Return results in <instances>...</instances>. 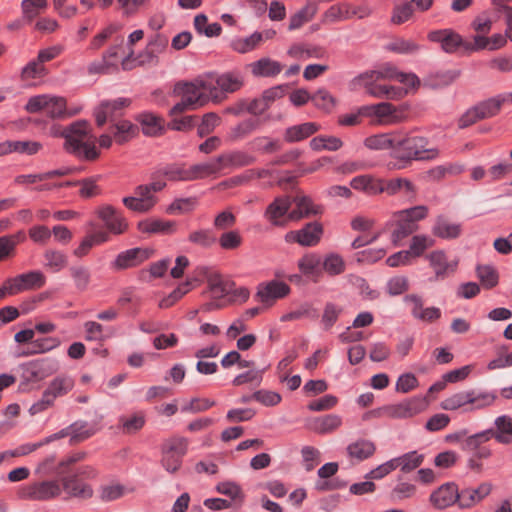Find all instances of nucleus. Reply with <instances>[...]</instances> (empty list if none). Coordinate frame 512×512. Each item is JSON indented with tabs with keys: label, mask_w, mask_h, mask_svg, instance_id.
Returning <instances> with one entry per match:
<instances>
[{
	"label": "nucleus",
	"mask_w": 512,
	"mask_h": 512,
	"mask_svg": "<svg viewBox=\"0 0 512 512\" xmlns=\"http://www.w3.org/2000/svg\"><path fill=\"white\" fill-rule=\"evenodd\" d=\"M419 85L420 80L414 73H403L392 64H384L356 76L349 87L352 91L363 88L375 98L400 99Z\"/></svg>",
	"instance_id": "1"
},
{
	"label": "nucleus",
	"mask_w": 512,
	"mask_h": 512,
	"mask_svg": "<svg viewBox=\"0 0 512 512\" xmlns=\"http://www.w3.org/2000/svg\"><path fill=\"white\" fill-rule=\"evenodd\" d=\"M426 137L413 134L405 129L398 130L395 144V163H389V169H404L413 161H431L439 156L436 147H430Z\"/></svg>",
	"instance_id": "2"
},
{
	"label": "nucleus",
	"mask_w": 512,
	"mask_h": 512,
	"mask_svg": "<svg viewBox=\"0 0 512 512\" xmlns=\"http://www.w3.org/2000/svg\"><path fill=\"white\" fill-rule=\"evenodd\" d=\"M51 132L65 138V149L74 156L94 160L99 153L95 145V136L91 133V127L86 121H76L66 128L53 125Z\"/></svg>",
	"instance_id": "3"
},
{
	"label": "nucleus",
	"mask_w": 512,
	"mask_h": 512,
	"mask_svg": "<svg viewBox=\"0 0 512 512\" xmlns=\"http://www.w3.org/2000/svg\"><path fill=\"white\" fill-rule=\"evenodd\" d=\"M173 92L176 96L181 97V101L171 108L170 115L195 110L199 107H203L208 102H212L206 75L198 77L191 82L176 83Z\"/></svg>",
	"instance_id": "4"
},
{
	"label": "nucleus",
	"mask_w": 512,
	"mask_h": 512,
	"mask_svg": "<svg viewBox=\"0 0 512 512\" xmlns=\"http://www.w3.org/2000/svg\"><path fill=\"white\" fill-rule=\"evenodd\" d=\"M428 211V207L419 205L393 213L385 223V229L391 231L393 245L399 246L402 240L416 232L418 222L427 217Z\"/></svg>",
	"instance_id": "5"
},
{
	"label": "nucleus",
	"mask_w": 512,
	"mask_h": 512,
	"mask_svg": "<svg viewBox=\"0 0 512 512\" xmlns=\"http://www.w3.org/2000/svg\"><path fill=\"white\" fill-rule=\"evenodd\" d=\"M208 90L214 104H220L227 95L240 90L244 85V77L239 71H228L222 74H207Z\"/></svg>",
	"instance_id": "6"
},
{
	"label": "nucleus",
	"mask_w": 512,
	"mask_h": 512,
	"mask_svg": "<svg viewBox=\"0 0 512 512\" xmlns=\"http://www.w3.org/2000/svg\"><path fill=\"white\" fill-rule=\"evenodd\" d=\"M188 450V440L184 437H173L166 440L161 447V466L171 474L176 473L181 465L182 458Z\"/></svg>",
	"instance_id": "7"
},
{
	"label": "nucleus",
	"mask_w": 512,
	"mask_h": 512,
	"mask_svg": "<svg viewBox=\"0 0 512 512\" xmlns=\"http://www.w3.org/2000/svg\"><path fill=\"white\" fill-rule=\"evenodd\" d=\"M425 258L433 271V280L435 281H443L451 277L458 269L459 259L448 254L445 250H433Z\"/></svg>",
	"instance_id": "8"
},
{
	"label": "nucleus",
	"mask_w": 512,
	"mask_h": 512,
	"mask_svg": "<svg viewBox=\"0 0 512 512\" xmlns=\"http://www.w3.org/2000/svg\"><path fill=\"white\" fill-rule=\"evenodd\" d=\"M427 405L425 398L416 396L399 403L383 406L379 409V414L393 419H407L423 412Z\"/></svg>",
	"instance_id": "9"
},
{
	"label": "nucleus",
	"mask_w": 512,
	"mask_h": 512,
	"mask_svg": "<svg viewBox=\"0 0 512 512\" xmlns=\"http://www.w3.org/2000/svg\"><path fill=\"white\" fill-rule=\"evenodd\" d=\"M77 111L68 113L66 100L63 97L51 95L34 96V123L38 121L36 114L46 115L51 119L74 115Z\"/></svg>",
	"instance_id": "10"
},
{
	"label": "nucleus",
	"mask_w": 512,
	"mask_h": 512,
	"mask_svg": "<svg viewBox=\"0 0 512 512\" xmlns=\"http://www.w3.org/2000/svg\"><path fill=\"white\" fill-rule=\"evenodd\" d=\"M73 386L74 382L70 377L55 378L43 393L42 399L34 403V413L50 407L57 397L67 394Z\"/></svg>",
	"instance_id": "11"
},
{
	"label": "nucleus",
	"mask_w": 512,
	"mask_h": 512,
	"mask_svg": "<svg viewBox=\"0 0 512 512\" xmlns=\"http://www.w3.org/2000/svg\"><path fill=\"white\" fill-rule=\"evenodd\" d=\"M125 207L137 213H148L157 203V198L146 185H139L134 190V196L124 197Z\"/></svg>",
	"instance_id": "12"
},
{
	"label": "nucleus",
	"mask_w": 512,
	"mask_h": 512,
	"mask_svg": "<svg viewBox=\"0 0 512 512\" xmlns=\"http://www.w3.org/2000/svg\"><path fill=\"white\" fill-rule=\"evenodd\" d=\"M129 104L130 100L127 98L101 102L94 112L97 125L102 127L107 121L112 123L118 121L122 116L123 109L128 107Z\"/></svg>",
	"instance_id": "13"
},
{
	"label": "nucleus",
	"mask_w": 512,
	"mask_h": 512,
	"mask_svg": "<svg viewBox=\"0 0 512 512\" xmlns=\"http://www.w3.org/2000/svg\"><path fill=\"white\" fill-rule=\"evenodd\" d=\"M289 293L290 287L286 283L272 280L259 284L255 297L265 307H271L278 299L284 298Z\"/></svg>",
	"instance_id": "14"
},
{
	"label": "nucleus",
	"mask_w": 512,
	"mask_h": 512,
	"mask_svg": "<svg viewBox=\"0 0 512 512\" xmlns=\"http://www.w3.org/2000/svg\"><path fill=\"white\" fill-rule=\"evenodd\" d=\"M110 233L119 235L128 229L127 219L111 205H102L96 211Z\"/></svg>",
	"instance_id": "15"
},
{
	"label": "nucleus",
	"mask_w": 512,
	"mask_h": 512,
	"mask_svg": "<svg viewBox=\"0 0 512 512\" xmlns=\"http://www.w3.org/2000/svg\"><path fill=\"white\" fill-rule=\"evenodd\" d=\"M323 227L318 222H311L298 231L286 234L285 240L289 243L297 242L302 246H315L321 239Z\"/></svg>",
	"instance_id": "16"
},
{
	"label": "nucleus",
	"mask_w": 512,
	"mask_h": 512,
	"mask_svg": "<svg viewBox=\"0 0 512 512\" xmlns=\"http://www.w3.org/2000/svg\"><path fill=\"white\" fill-rule=\"evenodd\" d=\"M431 505L438 510L446 509L455 503L459 505V490L455 483L442 484L430 495Z\"/></svg>",
	"instance_id": "17"
},
{
	"label": "nucleus",
	"mask_w": 512,
	"mask_h": 512,
	"mask_svg": "<svg viewBox=\"0 0 512 512\" xmlns=\"http://www.w3.org/2000/svg\"><path fill=\"white\" fill-rule=\"evenodd\" d=\"M85 456L86 453L77 452L58 464H56L55 458L50 456L38 465L37 472L45 475H63L65 473H70V466L83 460Z\"/></svg>",
	"instance_id": "18"
},
{
	"label": "nucleus",
	"mask_w": 512,
	"mask_h": 512,
	"mask_svg": "<svg viewBox=\"0 0 512 512\" xmlns=\"http://www.w3.org/2000/svg\"><path fill=\"white\" fill-rule=\"evenodd\" d=\"M427 37L430 41L439 43L446 53H455L460 48L465 50V41L452 29L434 30Z\"/></svg>",
	"instance_id": "19"
},
{
	"label": "nucleus",
	"mask_w": 512,
	"mask_h": 512,
	"mask_svg": "<svg viewBox=\"0 0 512 512\" xmlns=\"http://www.w3.org/2000/svg\"><path fill=\"white\" fill-rule=\"evenodd\" d=\"M98 430L99 428L95 424H89L86 421H76L67 428L54 434L53 438L59 439L69 436L72 444H78L92 437Z\"/></svg>",
	"instance_id": "20"
},
{
	"label": "nucleus",
	"mask_w": 512,
	"mask_h": 512,
	"mask_svg": "<svg viewBox=\"0 0 512 512\" xmlns=\"http://www.w3.org/2000/svg\"><path fill=\"white\" fill-rule=\"evenodd\" d=\"M362 113H366V117H375L378 124H393L400 121L395 106L388 102L364 105Z\"/></svg>",
	"instance_id": "21"
},
{
	"label": "nucleus",
	"mask_w": 512,
	"mask_h": 512,
	"mask_svg": "<svg viewBox=\"0 0 512 512\" xmlns=\"http://www.w3.org/2000/svg\"><path fill=\"white\" fill-rule=\"evenodd\" d=\"M295 208L288 214L289 220H299L301 218H308L311 216L322 214L323 207L315 204L309 197L298 195L294 197L293 202Z\"/></svg>",
	"instance_id": "22"
},
{
	"label": "nucleus",
	"mask_w": 512,
	"mask_h": 512,
	"mask_svg": "<svg viewBox=\"0 0 512 512\" xmlns=\"http://www.w3.org/2000/svg\"><path fill=\"white\" fill-rule=\"evenodd\" d=\"M492 491L488 482L481 483L477 488H465L459 491V508L467 509L480 503Z\"/></svg>",
	"instance_id": "23"
},
{
	"label": "nucleus",
	"mask_w": 512,
	"mask_h": 512,
	"mask_svg": "<svg viewBox=\"0 0 512 512\" xmlns=\"http://www.w3.org/2000/svg\"><path fill=\"white\" fill-rule=\"evenodd\" d=\"M55 476L61 478L62 488L68 495L82 499H88L92 496V488L78 480L77 474L72 473V471L70 473Z\"/></svg>",
	"instance_id": "24"
},
{
	"label": "nucleus",
	"mask_w": 512,
	"mask_h": 512,
	"mask_svg": "<svg viewBox=\"0 0 512 512\" xmlns=\"http://www.w3.org/2000/svg\"><path fill=\"white\" fill-rule=\"evenodd\" d=\"M291 205L292 201L289 197H278L268 205L265 217L275 226L284 225L286 220H289L287 217Z\"/></svg>",
	"instance_id": "25"
},
{
	"label": "nucleus",
	"mask_w": 512,
	"mask_h": 512,
	"mask_svg": "<svg viewBox=\"0 0 512 512\" xmlns=\"http://www.w3.org/2000/svg\"><path fill=\"white\" fill-rule=\"evenodd\" d=\"M490 439L497 443L510 445L512 443V418L509 415H501L495 418L494 427L487 429Z\"/></svg>",
	"instance_id": "26"
},
{
	"label": "nucleus",
	"mask_w": 512,
	"mask_h": 512,
	"mask_svg": "<svg viewBox=\"0 0 512 512\" xmlns=\"http://www.w3.org/2000/svg\"><path fill=\"white\" fill-rule=\"evenodd\" d=\"M152 252L145 248H133L121 252L115 259L114 266L117 269H127L138 266L151 257Z\"/></svg>",
	"instance_id": "27"
},
{
	"label": "nucleus",
	"mask_w": 512,
	"mask_h": 512,
	"mask_svg": "<svg viewBox=\"0 0 512 512\" xmlns=\"http://www.w3.org/2000/svg\"><path fill=\"white\" fill-rule=\"evenodd\" d=\"M70 172L69 169L53 170L48 173L34 175V192L48 191L53 188L68 187L71 182H57L54 181L55 177L67 175Z\"/></svg>",
	"instance_id": "28"
},
{
	"label": "nucleus",
	"mask_w": 512,
	"mask_h": 512,
	"mask_svg": "<svg viewBox=\"0 0 512 512\" xmlns=\"http://www.w3.org/2000/svg\"><path fill=\"white\" fill-rule=\"evenodd\" d=\"M461 232V224L452 222L443 215H440L436 218L435 223L432 227V233L434 236L446 240L458 238Z\"/></svg>",
	"instance_id": "29"
},
{
	"label": "nucleus",
	"mask_w": 512,
	"mask_h": 512,
	"mask_svg": "<svg viewBox=\"0 0 512 512\" xmlns=\"http://www.w3.org/2000/svg\"><path fill=\"white\" fill-rule=\"evenodd\" d=\"M398 130L388 133H380L367 137L364 145L371 150H392V156L395 158V144L397 140Z\"/></svg>",
	"instance_id": "30"
},
{
	"label": "nucleus",
	"mask_w": 512,
	"mask_h": 512,
	"mask_svg": "<svg viewBox=\"0 0 512 512\" xmlns=\"http://www.w3.org/2000/svg\"><path fill=\"white\" fill-rule=\"evenodd\" d=\"M254 77H274L282 71V65L270 58H261L248 65Z\"/></svg>",
	"instance_id": "31"
},
{
	"label": "nucleus",
	"mask_w": 512,
	"mask_h": 512,
	"mask_svg": "<svg viewBox=\"0 0 512 512\" xmlns=\"http://www.w3.org/2000/svg\"><path fill=\"white\" fill-rule=\"evenodd\" d=\"M142 233L173 234L177 230V223L171 220L147 219L138 223Z\"/></svg>",
	"instance_id": "32"
},
{
	"label": "nucleus",
	"mask_w": 512,
	"mask_h": 512,
	"mask_svg": "<svg viewBox=\"0 0 512 512\" xmlns=\"http://www.w3.org/2000/svg\"><path fill=\"white\" fill-rule=\"evenodd\" d=\"M318 8L310 0L306 1L304 7L292 14L289 18L288 30L294 31L300 29L304 24L310 22L316 15Z\"/></svg>",
	"instance_id": "33"
},
{
	"label": "nucleus",
	"mask_w": 512,
	"mask_h": 512,
	"mask_svg": "<svg viewBox=\"0 0 512 512\" xmlns=\"http://www.w3.org/2000/svg\"><path fill=\"white\" fill-rule=\"evenodd\" d=\"M318 130V124L314 122H306L287 128L284 134V139L289 143L299 142L313 135Z\"/></svg>",
	"instance_id": "34"
},
{
	"label": "nucleus",
	"mask_w": 512,
	"mask_h": 512,
	"mask_svg": "<svg viewBox=\"0 0 512 512\" xmlns=\"http://www.w3.org/2000/svg\"><path fill=\"white\" fill-rule=\"evenodd\" d=\"M376 451L374 442L367 439H358L347 447V454L350 458L363 461L371 457Z\"/></svg>",
	"instance_id": "35"
},
{
	"label": "nucleus",
	"mask_w": 512,
	"mask_h": 512,
	"mask_svg": "<svg viewBox=\"0 0 512 512\" xmlns=\"http://www.w3.org/2000/svg\"><path fill=\"white\" fill-rule=\"evenodd\" d=\"M350 185L353 189L363 191L368 195L383 193L381 180L370 175L356 176L351 180Z\"/></svg>",
	"instance_id": "36"
},
{
	"label": "nucleus",
	"mask_w": 512,
	"mask_h": 512,
	"mask_svg": "<svg viewBox=\"0 0 512 512\" xmlns=\"http://www.w3.org/2000/svg\"><path fill=\"white\" fill-rule=\"evenodd\" d=\"M508 103L505 94L497 95L485 101L478 103L476 106L481 119H487L496 116L502 105Z\"/></svg>",
	"instance_id": "37"
},
{
	"label": "nucleus",
	"mask_w": 512,
	"mask_h": 512,
	"mask_svg": "<svg viewBox=\"0 0 512 512\" xmlns=\"http://www.w3.org/2000/svg\"><path fill=\"white\" fill-rule=\"evenodd\" d=\"M342 424V418L336 414H328L313 419L311 429L319 434H328L337 430Z\"/></svg>",
	"instance_id": "38"
},
{
	"label": "nucleus",
	"mask_w": 512,
	"mask_h": 512,
	"mask_svg": "<svg viewBox=\"0 0 512 512\" xmlns=\"http://www.w3.org/2000/svg\"><path fill=\"white\" fill-rule=\"evenodd\" d=\"M255 157L241 151L225 153L218 156V162L222 164V168L228 167H244L255 162Z\"/></svg>",
	"instance_id": "39"
},
{
	"label": "nucleus",
	"mask_w": 512,
	"mask_h": 512,
	"mask_svg": "<svg viewBox=\"0 0 512 512\" xmlns=\"http://www.w3.org/2000/svg\"><path fill=\"white\" fill-rule=\"evenodd\" d=\"M222 168V164L218 162V156L206 163H200L189 167L191 181L196 179H203L211 175L219 173Z\"/></svg>",
	"instance_id": "40"
},
{
	"label": "nucleus",
	"mask_w": 512,
	"mask_h": 512,
	"mask_svg": "<svg viewBox=\"0 0 512 512\" xmlns=\"http://www.w3.org/2000/svg\"><path fill=\"white\" fill-rule=\"evenodd\" d=\"M263 41L261 32H254L248 37H239L231 41V48L238 53H247L256 49Z\"/></svg>",
	"instance_id": "41"
},
{
	"label": "nucleus",
	"mask_w": 512,
	"mask_h": 512,
	"mask_svg": "<svg viewBox=\"0 0 512 512\" xmlns=\"http://www.w3.org/2000/svg\"><path fill=\"white\" fill-rule=\"evenodd\" d=\"M497 396L492 392H483L477 390H470V403L469 407L465 408L466 411L480 410L493 405Z\"/></svg>",
	"instance_id": "42"
},
{
	"label": "nucleus",
	"mask_w": 512,
	"mask_h": 512,
	"mask_svg": "<svg viewBox=\"0 0 512 512\" xmlns=\"http://www.w3.org/2000/svg\"><path fill=\"white\" fill-rule=\"evenodd\" d=\"M61 489V485L57 480H43L39 483H34V498L49 499L58 496Z\"/></svg>",
	"instance_id": "43"
},
{
	"label": "nucleus",
	"mask_w": 512,
	"mask_h": 512,
	"mask_svg": "<svg viewBox=\"0 0 512 512\" xmlns=\"http://www.w3.org/2000/svg\"><path fill=\"white\" fill-rule=\"evenodd\" d=\"M395 467L400 468L402 472L408 473L418 468L424 460V456L417 451L406 453L400 457L393 458Z\"/></svg>",
	"instance_id": "44"
},
{
	"label": "nucleus",
	"mask_w": 512,
	"mask_h": 512,
	"mask_svg": "<svg viewBox=\"0 0 512 512\" xmlns=\"http://www.w3.org/2000/svg\"><path fill=\"white\" fill-rule=\"evenodd\" d=\"M4 283L5 289L8 291L9 295L21 293L32 287V272H27L14 278H10Z\"/></svg>",
	"instance_id": "45"
},
{
	"label": "nucleus",
	"mask_w": 512,
	"mask_h": 512,
	"mask_svg": "<svg viewBox=\"0 0 512 512\" xmlns=\"http://www.w3.org/2000/svg\"><path fill=\"white\" fill-rule=\"evenodd\" d=\"M345 269L346 263L337 253H329L322 259V270L330 276L340 275Z\"/></svg>",
	"instance_id": "46"
},
{
	"label": "nucleus",
	"mask_w": 512,
	"mask_h": 512,
	"mask_svg": "<svg viewBox=\"0 0 512 512\" xmlns=\"http://www.w3.org/2000/svg\"><path fill=\"white\" fill-rule=\"evenodd\" d=\"M207 283L211 296L214 299H220L231 292V284L225 281L219 274H210Z\"/></svg>",
	"instance_id": "47"
},
{
	"label": "nucleus",
	"mask_w": 512,
	"mask_h": 512,
	"mask_svg": "<svg viewBox=\"0 0 512 512\" xmlns=\"http://www.w3.org/2000/svg\"><path fill=\"white\" fill-rule=\"evenodd\" d=\"M298 267L306 276L318 275L321 272L322 258L315 253L306 254L299 260Z\"/></svg>",
	"instance_id": "48"
},
{
	"label": "nucleus",
	"mask_w": 512,
	"mask_h": 512,
	"mask_svg": "<svg viewBox=\"0 0 512 512\" xmlns=\"http://www.w3.org/2000/svg\"><path fill=\"white\" fill-rule=\"evenodd\" d=\"M344 20H349L348 2L330 6L322 16V22L324 24H331Z\"/></svg>",
	"instance_id": "49"
},
{
	"label": "nucleus",
	"mask_w": 512,
	"mask_h": 512,
	"mask_svg": "<svg viewBox=\"0 0 512 512\" xmlns=\"http://www.w3.org/2000/svg\"><path fill=\"white\" fill-rule=\"evenodd\" d=\"M142 131L147 136H157L163 130L162 120L154 114L144 113L139 117Z\"/></svg>",
	"instance_id": "50"
},
{
	"label": "nucleus",
	"mask_w": 512,
	"mask_h": 512,
	"mask_svg": "<svg viewBox=\"0 0 512 512\" xmlns=\"http://www.w3.org/2000/svg\"><path fill=\"white\" fill-rule=\"evenodd\" d=\"M414 14L413 4L409 1L396 3L391 12V22L394 25H401L409 21Z\"/></svg>",
	"instance_id": "51"
},
{
	"label": "nucleus",
	"mask_w": 512,
	"mask_h": 512,
	"mask_svg": "<svg viewBox=\"0 0 512 512\" xmlns=\"http://www.w3.org/2000/svg\"><path fill=\"white\" fill-rule=\"evenodd\" d=\"M470 390L457 392L441 402V408L447 411H454L460 408L469 407Z\"/></svg>",
	"instance_id": "52"
},
{
	"label": "nucleus",
	"mask_w": 512,
	"mask_h": 512,
	"mask_svg": "<svg viewBox=\"0 0 512 512\" xmlns=\"http://www.w3.org/2000/svg\"><path fill=\"white\" fill-rule=\"evenodd\" d=\"M434 245V240L428 235L419 234L411 238L409 245V254L411 257L416 258L424 254V252Z\"/></svg>",
	"instance_id": "53"
},
{
	"label": "nucleus",
	"mask_w": 512,
	"mask_h": 512,
	"mask_svg": "<svg viewBox=\"0 0 512 512\" xmlns=\"http://www.w3.org/2000/svg\"><path fill=\"white\" fill-rule=\"evenodd\" d=\"M122 431L125 434H134L141 430L145 424V415L142 412L130 416H122L119 419Z\"/></svg>",
	"instance_id": "54"
},
{
	"label": "nucleus",
	"mask_w": 512,
	"mask_h": 512,
	"mask_svg": "<svg viewBox=\"0 0 512 512\" xmlns=\"http://www.w3.org/2000/svg\"><path fill=\"white\" fill-rule=\"evenodd\" d=\"M259 124L260 122L256 119H246L231 129L230 138L233 141L244 139L256 131L259 127Z\"/></svg>",
	"instance_id": "55"
},
{
	"label": "nucleus",
	"mask_w": 512,
	"mask_h": 512,
	"mask_svg": "<svg viewBox=\"0 0 512 512\" xmlns=\"http://www.w3.org/2000/svg\"><path fill=\"white\" fill-rule=\"evenodd\" d=\"M67 264V257L60 251L47 250L43 256V265L52 272H58Z\"/></svg>",
	"instance_id": "56"
},
{
	"label": "nucleus",
	"mask_w": 512,
	"mask_h": 512,
	"mask_svg": "<svg viewBox=\"0 0 512 512\" xmlns=\"http://www.w3.org/2000/svg\"><path fill=\"white\" fill-rule=\"evenodd\" d=\"M58 369V364L50 358H41L34 361V379H43Z\"/></svg>",
	"instance_id": "57"
},
{
	"label": "nucleus",
	"mask_w": 512,
	"mask_h": 512,
	"mask_svg": "<svg viewBox=\"0 0 512 512\" xmlns=\"http://www.w3.org/2000/svg\"><path fill=\"white\" fill-rule=\"evenodd\" d=\"M170 181H191L189 167L181 165H169L159 171Z\"/></svg>",
	"instance_id": "58"
},
{
	"label": "nucleus",
	"mask_w": 512,
	"mask_h": 512,
	"mask_svg": "<svg viewBox=\"0 0 512 512\" xmlns=\"http://www.w3.org/2000/svg\"><path fill=\"white\" fill-rule=\"evenodd\" d=\"M18 237L16 235H5L0 237V262L7 261L14 257Z\"/></svg>",
	"instance_id": "59"
},
{
	"label": "nucleus",
	"mask_w": 512,
	"mask_h": 512,
	"mask_svg": "<svg viewBox=\"0 0 512 512\" xmlns=\"http://www.w3.org/2000/svg\"><path fill=\"white\" fill-rule=\"evenodd\" d=\"M490 440L489 433L486 430L468 435L466 436L465 440H463L461 449L463 451H476L479 449L483 443L488 442Z\"/></svg>",
	"instance_id": "60"
},
{
	"label": "nucleus",
	"mask_w": 512,
	"mask_h": 512,
	"mask_svg": "<svg viewBox=\"0 0 512 512\" xmlns=\"http://www.w3.org/2000/svg\"><path fill=\"white\" fill-rule=\"evenodd\" d=\"M98 178L90 177L78 182H71V185H80L79 194L83 198H92L100 195L101 189L97 185Z\"/></svg>",
	"instance_id": "61"
},
{
	"label": "nucleus",
	"mask_w": 512,
	"mask_h": 512,
	"mask_svg": "<svg viewBox=\"0 0 512 512\" xmlns=\"http://www.w3.org/2000/svg\"><path fill=\"white\" fill-rule=\"evenodd\" d=\"M250 145L254 150L262 153H273L280 149L278 140L267 136L255 137Z\"/></svg>",
	"instance_id": "62"
},
{
	"label": "nucleus",
	"mask_w": 512,
	"mask_h": 512,
	"mask_svg": "<svg viewBox=\"0 0 512 512\" xmlns=\"http://www.w3.org/2000/svg\"><path fill=\"white\" fill-rule=\"evenodd\" d=\"M70 273L76 288L80 291H85L91 280L90 270L83 266H76L70 269Z\"/></svg>",
	"instance_id": "63"
},
{
	"label": "nucleus",
	"mask_w": 512,
	"mask_h": 512,
	"mask_svg": "<svg viewBox=\"0 0 512 512\" xmlns=\"http://www.w3.org/2000/svg\"><path fill=\"white\" fill-rule=\"evenodd\" d=\"M133 132L134 126L126 120H118L111 126V133L113 134L114 139L119 143L127 141L129 135Z\"/></svg>",
	"instance_id": "64"
}]
</instances>
